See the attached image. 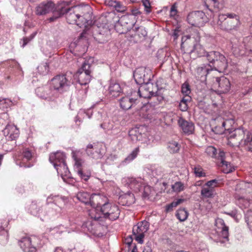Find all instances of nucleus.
I'll return each mask as SVG.
<instances>
[{
    "label": "nucleus",
    "mask_w": 252,
    "mask_h": 252,
    "mask_svg": "<svg viewBox=\"0 0 252 252\" xmlns=\"http://www.w3.org/2000/svg\"><path fill=\"white\" fill-rule=\"evenodd\" d=\"M55 4L51 1H43L35 8V13L37 15H43L54 11Z\"/></svg>",
    "instance_id": "obj_23"
},
{
    "label": "nucleus",
    "mask_w": 252,
    "mask_h": 252,
    "mask_svg": "<svg viewBox=\"0 0 252 252\" xmlns=\"http://www.w3.org/2000/svg\"><path fill=\"white\" fill-rule=\"evenodd\" d=\"M131 15H125L122 16L117 23L132 28L135 24L134 21L130 19Z\"/></svg>",
    "instance_id": "obj_37"
},
{
    "label": "nucleus",
    "mask_w": 252,
    "mask_h": 252,
    "mask_svg": "<svg viewBox=\"0 0 252 252\" xmlns=\"http://www.w3.org/2000/svg\"><path fill=\"white\" fill-rule=\"evenodd\" d=\"M214 69L210 64H203L196 69V77L201 82L205 81L207 75Z\"/></svg>",
    "instance_id": "obj_28"
},
{
    "label": "nucleus",
    "mask_w": 252,
    "mask_h": 252,
    "mask_svg": "<svg viewBox=\"0 0 252 252\" xmlns=\"http://www.w3.org/2000/svg\"><path fill=\"white\" fill-rule=\"evenodd\" d=\"M213 87L216 89L220 93H226L230 89V83L229 80L225 77H217L213 84Z\"/></svg>",
    "instance_id": "obj_19"
},
{
    "label": "nucleus",
    "mask_w": 252,
    "mask_h": 252,
    "mask_svg": "<svg viewBox=\"0 0 252 252\" xmlns=\"http://www.w3.org/2000/svg\"><path fill=\"white\" fill-rule=\"evenodd\" d=\"M138 94L140 97L150 98L157 93V86L151 83H147L140 84Z\"/></svg>",
    "instance_id": "obj_15"
},
{
    "label": "nucleus",
    "mask_w": 252,
    "mask_h": 252,
    "mask_svg": "<svg viewBox=\"0 0 252 252\" xmlns=\"http://www.w3.org/2000/svg\"><path fill=\"white\" fill-rule=\"evenodd\" d=\"M91 217L94 219V220H88L83 223L81 226L82 230L85 233L90 232L93 235H96V227L97 226L96 221L99 220L101 217L96 215L92 216Z\"/></svg>",
    "instance_id": "obj_22"
},
{
    "label": "nucleus",
    "mask_w": 252,
    "mask_h": 252,
    "mask_svg": "<svg viewBox=\"0 0 252 252\" xmlns=\"http://www.w3.org/2000/svg\"><path fill=\"white\" fill-rule=\"evenodd\" d=\"M76 197L80 201L84 204L91 205L92 195H90L87 192L80 191L76 194Z\"/></svg>",
    "instance_id": "obj_36"
},
{
    "label": "nucleus",
    "mask_w": 252,
    "mask_h": 252,
    "mask_svg": "<svg viewBox=\"0 0 252 252\" xmlns=\"http://www.w3.org/2000/svg\"><path fill=\"white\" fill-rule=\"evenodd\" d=\"M218 159L220 160L219 164L220 170L224 173L228 174L235 170V166L230 162L225 160V153L222 151H220Z\"/></svg>",
    "instance_id": "obj_21"
},
{
    "label": "nucleus",
    "mask_w": 252,
    "mask_h": 252,
    "mask_svg": "<svg viewBox=\"0 0 252 252\" xmlns=\"http://www.w3.org/2000/svg\"><path fill=\"white\" fill-rule=\"evenodd\" d=\"M92 115V111L91 109L87 110L86 111L85 110H80L78 113V115L76 118V122L77 121H81V118L82 117L84 118L85 117H87L88 118H91V116Z\"/></svg>",
    "instance_id": "obj_44"
},
{
    "label": "nucleus",
    "mask_w": 252,
    "mask_h": 252,
    "mask_svg": "<svg viewBox=\"0 0 252 252\" xmlns=\"http://www.w3.org/2000/svg\"><path fill=\"white\" fill-rule=\"evenodd\" d=\"M146 130V127L141 126L131 128L129 131L128 135L133 142L141 141L142 142H145L147 138Z\"/></svg>",
    "instance_id": "obj_17"
},
{
    "label": "nucleus",
    "mask_w": 252,
    "mask_h": 252,
    "mask_svg": "<svg viewBox=\"0 0 252 252\" xmlns=\"http://www.w3.org/2000/svg\"><path fill=\"white\" fill-rule=\"evenodd\" d=\"M182 93L185 96H188L190 93L189 86L188 83H184L182 86Z\"/></svg>",
    "instance_id": "obj_61"
},
{
    "label": "nucleus",
    "mask_w": 252,
    "mask_h": 252,
    "mask_svg": "<svg viewBox=\"0 0 252 252\" xmlns=\"http://www.w3.org/2000/svg\"><path fill=\"white\" fill-rule=\"evenodd\" d=\"M176 216L180 221H183L187 219L188 213L185 209H180L177 211Z\"/></svg>",
    "instance_id": "obj_48"
},
{
    "label": "nucleus",
    "mask_w": 252,
    "mask_h": 252,
    "mask_svg": "<svg viewBox=\"0 0 252 252\" xmlns=\"http://www.w3.org/2000/svg\"><path fill=\"white\" fill-rule=\"evenodd\" d=\"M110 4L113 6L118 12H123L126 10V7L118 1H111Z\"/></svg>",
    "instance_id": "obj_54"
},
{
    "label": "nucleus",
    "mask_w": 252,
    "mask_h": 252,
    "mask_svg": "<svg viewBox=\"0 0 252 252\" xmlns=\"http://www.w3.org/2000/svg\"><path fill=\"white\" fill-rule=\"evenodd\" d=\"M32 151L29 148H24L22 152L15 156V162L20 167H30L32 164L27 163L32 159Z\"/></svg>",
    "instance_id": "obj_13"
},
{
    "label": "nucleus",
    "mask_w": 252,
    "mask_h": 252,
    "mask_svg": "<svg viewBox=\"0 0 252 252\" xmlns=\"http://www.w3.org/2000/svg\"><path fill=\"white\" fill-rule=\"evenodd\" d=\"M219 181L217 179H213L207 182L204 185L213 190H215V189L219 186Z\"/></svg>",
    "instance_id": "obj_57"
},
{
    "label": "nucleus",
    "mask_w": 252,
    "mask_h": 252,
    "mask_svg": "<svg viewBox=\"0 0 252 252\" xmlns=\"http://www.w3.org/2000/svg\"><path fill=\"white\" fill-rule=\"evenodd\" d=\"M149 224L147 221H144L138 223L133 227V234L135 236V239L140 244L143 243V238L145 236V233L149 229Z\"/></svg>",
    "instance_id": "obj_14"
},
{
    "label": "nucleus",
    "mask_w": 252,
    "mask_h": 252,
    "mask_svg": "<svg viewBox=\"0 0 252 252\" xmlns=\"http://www.w3.org/2000/svg\"><path fill=\"white\" fill-rule=\"evenodd\" d=\"M9 122V115L6 113H3L0 115V125H3Z\"/></svg>",
    "instance_id": "obj_59"
},
{
    "label": "nucleus",
    "mask_w": 252,
    "mask_h": 252,
    "mask_svg": "<svg viewBox=\"0 0 252 252\" xmlns=\"http://www.w3.org/2000/svg\"><path fill=\"white\" fill-rule=\"evenodd\" d=\"M94 38L98 43H103L108 41L110 36V30L106 25L97 26Z\"/></svg>",
    "instance_id": "obj_18"
},
{
    "label": "nucleus",
    "mask_w": 252,
    "mask_h": 252,
    "mask_svg": "<svg viewBox=\"0 0 252 252\" xmlns=\"http://www.w3.org/2000/svg\"><path fill=\"white\" fill-rule=\"evenodd\" d=\"M108 91L112 96L117 97L122 93V89L119 83L112 82L109 85Z\"/></svg>",
    "instance_id": "obj_34"
},
{
    "label": "nucleus",
    "mask_w": 252,
    "mask_h": 252,
    "mask_svg": "<svg viewBox=\"0 0 252 252\" xmlns=\"http://www.w3.org/2000/svg\"><path fill=\"white\" fill-rule=\"evenodd\" d=\"M245 130L238 128L229 131L227 135V145L231 147L244 146Z\"/></svg>",
    "instance_id": "obj_4"
},
{
    "label": "nucleus",
    "mask_w": 252,
    "mask_h": 252,
    "mask_svg": "<svg viewBox=\"0 0 252 252\" xmlns=\"http://www.w3.org/2000/svg\"><path fill=\"white\" fill-rule=\"evenodd\" d=\"M50 88L56 94L62 93L64 90L70 85L65 75H59L51 79L50 83Z\"/></svg>",
    "instance_id": "obj_6"
},
{
    "label": "nucleus",
    "mask_w": 252,
    "mask_h": 252,
    "mask_svg": "<svg viewBox=\"0 0 252 252\" xmlns=\"http://www.w3.org/2000/svg\"><path fill=\"white\" fill-rule=\"evenodd\" d=\"M35 92L39 97L48 101L54 100L57 97V94L51 88H38L36 89Z\"/></svg>",
    "instance_id": "obj_20"
},
{
    "label": "nucleus",
    "mask_w": 252,
    "mask_h": 252,
    "mask_svg": "<svg viewBox=\"0 0 252 252\" xmlns=\"http://www.w3.org/2000/svg\"><path fill=\"white\" fill-rule=\"evenodd\" d=\"M187 20L190 25L200 27L208 22V19L203 12L196 11L190 12L188 16Z\"/></svg>",
    "instance_id": "obj_9"
},
{
    "label": "nucleus",
    "mask_w": 252,
    "mask_h": 252,
    "mask_svg": "<svg viewBox=\"0 0 252 252\" xmlns=\"http://www.w3.org/2000/svg\"><path fill=\"white\" fill-rule=\"evenodd\" d=\"M234 123V120L232 118L224 120L219 117L212 122V129L216 134H221L225 131H229Z\"/></svg>",
    "instance_id": "obj_3"
},
{
    "label": "nucleus",
    "mask_w": 252,
    "mask_h": 252,
    "mask_svg": "<svg viewBox=\"0 0 252 252\" xmlns=\"http://www.w3.org/2000/svg\"><path fill=\"white\" fill-rule=\"evenodd\" d=\"M12 104V102L8 98H3L0 99V109L4 110L10 107Z\"/></svg>",
    "instance_id": "obj_50"
},
{
    "label": "nucleus",
    "mask_w": 252,
    "mask_h": 252,
    "mask_svg": "<svg viewBox=\"0 0 252 252\" xmlns=\"http://www.w3.org/2000/svg\"><path fill=\"white\" fill-rule=\"evenodd\" d=\"M142 4L145 7V10L146 13L148 14L151 12V3L149 0H142Z\"/></svg>",
    "instance_id": "obj_64"
},
{
    "label": "nucleus",
    "mask_w": 252,
    "mask_h": 252,
    "mask_svg": "<svg viewBox=\"0 0 252 252\" xmlns=\"http://www.w3.org/2000/svg\"><path fill=\"white\" fill-rule=\"evenodd\" d=\"M245 220L250 229L252 231V210H248L245 215Z\"/></svg>",
    "instance_id": "obj_55"
},
{
    "label": "nucleus",
    "mask_w": 252,
    "mask_h": 252,
    "mask_svg": "<svg viewBox=\"0 0 252 252\" xmlns=\"http://www.w3.org/2000/svg\"><path fill=\"white\" fill-rule=\"evenodd\" d=\"M145 69L143 67L137 68L133 73V77L137 84H143L145 83Z\"/></svg>",
    "instance_id": "obj_33"
},
{
    "label": "nucleus",
    "mask_w": 252,
    "mask_h": 252,
    "mask_svg": "<svg viewBox=\"0 0 252 252\" xmlns=\"http://www.w3.org/2000/svg\"><path fill=\"white\" fill-rule=\"evenodd\" d=\"M39 241L38 238L34 236L25 237L19 241V244L24 252H35Z\"/></svg>",
    "instance_id": "obj_8"
},
{
    "label": "nucleus",
    "mask_w": 252,
    "mask_h": 252,
    "mask_svg": "<svg viewBox=\"0 0 252 252\" xmlns=\"http://www.w3.org/2000/svg\"><path fill=\"white\" fill-rule=\"evenodd\" d=\"M205 56L211 63L212 68L219 72L225 70L227 67V62L225 56L219 52L211 51L206 53Z\"/></svg>",
    "instance_id": "obj_2"
},
{
    "label": "nucleus",
    "mask_w": 252,
    "mask_h": 252,
    "mask_svg": "<svg viewBox=\"0 0 252 252\" xmlns=\"http://www.w3.org/2000/svg\"><path fill=\"white\" fill-rule=\"evenodd\" d=\"M200 38L190 35H185L182 38L181 50L185 53H194L198 56H205L206 52L203 46L199 43Z\"/></svg>",
    "instance_id": "obj_1"
},
{
    "label": "nucleus",
    "mask_w": 252,
    "mask_h": 252,
    "mask_svg": "<svg viewBox=\"0 0 252 252\" xmlns=\"http://www.w3.org/2000/svg\"><path fill=\"white\" fill-rule=\"evenodd\" d=\"M135 100L128 96L123 97L120 100V106L124 110H128L131 107Z\"/></svg>",
    "instance_id": "obj_35"
},
{
    "label": "nucleus",
    "mask_w": 252,
    "mask_h": 252,
    "mask_svg": "<svg viewBox=\"0 0 252 252\" xmlns=\"http://www.w3.org/2000/svg\"><path fill=\"white\" fill-rule=\"evenodd\" d=\"M216 233L218 238L216 239L217 242L224 243L228 240V227L225 225L224 220L218 219L216 220Z\"/></svg>",
    "instance_id": "obj_10"
},
{
    "label": "nucleus",
    "mask_w": 252,
    "mask_h": 252,
    "mask_svg": "<svg viewBox=\"0 0 252 252\" xmlns=\"http://www.w3.org/2000/svg\"><path fill=\"white\" fill-rule=\"evenodd\" d=\"M100 211L104 218L112 220L118 219L120 213L118 206L109 201L102 205Z\"/></svg>",
    "instance_id": "obj_7"
},
{
    "label": "nucleus",
    "mask_w": 252,
    "mask_h": 252,
    "mask_svg": "<svg viewBox=\"0 0 252 252\" xmlns=\"http://www.w3.org/2000/svg\"><path fill=\"white\" fill-rule=\"evenodd\" d=\"M185 200L184 199H178L171 202V203L166 205L165 207V211L166 212H169L173 211V209L176 207L178 205L183 203Z\"/></svg>",
    "instance_id": "obj_43"
},
{
    "label": "nucleus",
    "mask_w": 252,
    "mask_h": 252,
    "mask_svg": "<svg viewBox=\"0 0 252 252\" xmlns=\"http://www.w3.org/2000/svg\"><path fill=\"white\" fill-rule=\"evenodd\" d=\"M91 65L89 61H85L82 67L75 73V77L77 78L78 81L81 85L86 86L88 84L92 78Z\"/></svg>",
    "instance_id": "obj_5"
},
{
    "label": "nucleus",
    "mask_w": 252,
    "mask_h": 252,
    "mask_svg": "<svg viewBox=\"0 0 252 252\" xmlns=\"http://www.w3.org/2000/svg\"><path fill=\"white\" fill-rule=\"evenodd\" d=\"M135 29L136 30L135 35L138 36L140 38L147 35V32L144 28L141 27Z\"/></svg>",
    "instance_id": "obj_58"
},
{
    "label": "nucleus",
    "mask_w": 252,
    "mask_h": 252,
    "mask_svg": "<svg viewBox=\"0 0 252 252\" xmlns=\"http://www.w3.org/2000/svg\"><path fill=\"white\" fill-rule=\"evenodd\" d=\"M216 194L215 190L209 188L205 185L203 186L201 190V195L203 198H213Z\"/></svg>",
    "instance_id": "obj_38"
},
{
    "label": "nucleus",
    "mask_w": 252,
    "mask_h": 252,
    "mask_svg": "<svg viewBox=\"0 0 252 252\" xmlns=\"http://www.w3.org/2000/svg\"><path fill=\"white\" fill-rule=\"evenodd\" d=\"M194 173L196 177H204L206 176L205 172L203 168L200 166H197L194 167Z\"/></svg>",
    "instance_id": "obj_56"
},
{
    "label": "nucleus",
    "mask_w": 252,
    "mask_h": 252,
    "mask_svg": "<svg viewBox=\"0 0 252 252\" xmlns=\"http://www.w3.org/2000/svg\"><path fill=\"white\" fill-rule=\"evenodd\" d=\"M66 18L67 22L70 24H76L77 26H81L82 24L77 13L75 12L74 7L68 9L66 12Z\"/></svg>",
    "instance_id": "obj_29"
},
{
    "label": "nucleus",
    "mask_w": 252,
    "mask_h": 252,
    "mask_svg": "<svg viewBox=\"0 0 252 252\" xmlns=\"http://www.w3.org/2000/svg\"><path fill=\"white\" fill-rule=\"evenodd\" d=\"M37 69L40 74L46 75L49 71L48 64L47 63H41L38 66Z\"/></svg>",
    "instance_id": "obj_51"
},
{
    "label": "nucleus",
    "mask_w": 252,
    "mask_h": 252,
    "mask_svg": "<svg viewBox=\"0 0 252 252\" xmlns=\"http://www.w3.org/2000/svg\"><path fill=\"white\" fill-rule=\"evenodd\" d=\"M167 148L170 153H174L179 151L180 146L177 142L172 141L168 143Z\"/></svg>",
    "instance_id": "obj_47"
},
{
    "label": "nucleus",
    "mask_w": 252,
    "mask_h": 252,
    "mask_svg": "<svg viewBox=\"0 0 252 252\" xmlns=\"http://www.w3.org/2000/svg\"><path fill=\"white\" fill-rule=\"evenodd\" d=\"M123 184L131 189L134 192H139L142 185H144V181L141 178L124 177L122 180Z\"/></svg>",
    "instance_id": "obj_16"
},
{
    "label": "nucleus",
    "mask_w": 252,
    "mask_h": 252,
    "mask_svg": "<svg viewBox=\"0 0 252 252\" xmlns=\"http://www.w3.org/2000/svg\"><path fill=\"white\" fill-rule=\"evenodd\" d=\"M75 12L77 13L82 24L87 23L90 15L91 7L88 6H75Z\"/></svg>",
    "instance_id": "obj_25"
},
{
    "label": "nucleus",
    "mask_w": 252,
    "mask_h": 252,
    "mask_svg": "<svg viewBox=\"0 0 252 252\" xmlns=\"http://www.w3.org/2000/svg\"><path fill=\"white\" fill-rule=\"evenodd\" d=\"M66 201V198L64 197L60 196L59 195H51L47 198V203L48 204L53 203L55 205L56 210L55 212L51 210L48 214L49 216L57 215L61 214L62 212V206L63 205Z\"/></svg>",
    "instance_id": "obj_12"
},
{
    "label": "nucleus",
    "mask_w": 252,
    "mask_h": 252,
    "mask_svg": "<svg viewBox=\"0 0 252 252\" xmlns=\"http://www.w3.org/2000/svg\"><path fill=\"white\" fill-rule=\"evenodd\" d=\"M235 198L236 200V203L241 208H246L250 205V201L247 198H245L240 195L236 193L235 195Z\"/></svg>",
    "instance_id": "obj_40"
},
{
    "label": "nucleus",
    "mask_w": 252,
    "mask_h": 252,
    "mask_svg": "<svg viewBox=\"0 0 252 252\" xmlns=\"http://www.w3.org/2000/svg\"><path fill=\"white\" fill-rule=\"evenodd\" d=\"M139 152L138 147L135 148L132 152L125 159L123 163H128L133 160L137 156Z\"/></svg>",
    "instance_id": "obj_45"
},
{
    "label": "nucleus",
    "mask_w": 252,
    "mask_h": 252,
    "mask_svg": "<svg viewBox=\"0 0 252 252\" xmlns=\"http://www.w3.org/2000/svg\"><path fill=\"white\" fill-rule=\"evenodd\" d=\"M171 188L174 192L178 193L183 191L185 189L186 186L184 183L179 181L173 184Z\"/></svg>",
    "instance_id": "obj_46"
},
{
    "label": "nucleus",
    "mask_w": 252,
    "mask_h": 252,
    "mask_svg": "<svg viewBox=\"0 0 252 252\" xmlns=\"http://www.w3.org/2000/svg\"><path fill=\"white\" fill-rule=\"evenodd\" d=\"M102 146L100 144H89L86 148L87 154L94 158H100L103 154L101 150Z\"/></svg>",
    "instance_id": "obj_24"
},
{
    "label": "nucleus",
    "mask_w": 252,
    "mask_h": 252,
    "mask_svg": "<svg viewBox=\"0 0 252 252\" xmlns=\"http://www.w3.org/2000/svg\"><path fill=\"white\" fill-rule=\"evenodd\" d=\"M108 199L106 196L100 194H92V200H91V206L93 208L94 211H95V208H100L101 205L107 202Z\"/></svg>",
    "instance_id": "obj_26"
},
{
    "label": "nucleus",
    "mask_w": 252,
    "mask_h": 252,
    "mask_svg": "<svg viewBox=\"0 0 252 252\" xmlns=\"http://www.w3.org/2000/svg\"><path fill=\"white\" fill-rule=\"evenodd\" d=\"M206 154L209 156L218 159L219 154H217V149L213 146H208L206 149Z\"/></svg>",
    "instance_id": "obj_53"
},
{
    "label": "nucleus",
    "mask_w": 252,
    "mask_h": 252,
    "mask_svg": "<svg viewBox=\"0 0 252 252\" xmlns=\"http://www.w3.org/2000/svg\"><path fill=\"white\" fill-rule=\"evenodd\" d=\"M244 44L245 46L246 52L241 51L240 54L241 56L247 55V52H252V36L247 37L244 39Z\"/></svg>",
    "instance_id": "obj_42"
},
{
    "label": "nucleus",
    "mask_w": 252,
    "mask_h": 252,
    "mask_svg": "<svg viewBox=\"0 0 252 252\" xmlns=\"http://www.w3.org/2000/svg\"><path fill=\"white\" fill-rule=\"evenodd\" d=\"M100 126L105 131H108L109 130H111L113 128V124L110 122H106L101 124Z\"/></svg>",
    "instance_id": "obj_62"
},
{
    "label": "nucleus",
    "mask_w": 252,
    "mask_h": 252,
    "mask_svg": "<svg viewBox=\"0 0 252 252\" xmlns=\"http://www.w3.org/2000/svg\"><path fill=\"white\" fill-rule=\"evenodd\" d=\"M4 136L8 140H13L18 137L19 130L14 125L8 124L3 130Z\"/></svg>",
    "instance_id": "obj_27"
},
{
    "label": "nucleus",
    "mask_w": 252,
    "mask_h": 252,
    "mask_svg": "<svg viewBox=\"0 0 252 252\" xmlns=\"http://www.w3.org/2000/svg\"><path fill=\"white\" fill-rule=\"evenodd\" d=\"M142 192V195L144 198H149L152 194L154 192V189L149 186L145 185H142V187L140 188V191Z\"/></svg>",
    "instance_id": "obj_39"
},
{
    "label": "nucleus",
    "mask_w": 252,
    "mask_h": 252,
    "mask_svg": "<svg viewBox=\"0 0 252 252\" xmlns=\"http://www.w3.org/2000/svg\"><path fill=\"white\" fill-rule=\"evenodd\" d=\"M207 7H208V4L212 5L215 8L219 9L220 8V0H206L205 1Z\"/></svg>",
    "instance_id": "obj_63"
},
{
    "label": "nucleus",
    "mask_w": 252,
    "mask_h": 252,
    "mask_svg": "<svg viewBox=\"0 0 252 252\" xmlns=\"http://www.w3.org/2000/svg\"><path fill=\"white\" fill-rule=\"evenodd\" d=\"M72 157L75 160L74 166L75 171L77 172L81 180L87 181L91 176V171L85 168L82 160L75 157L74 152H72Z\"/></svg>",
    "instance_id": "obj_11"
},
{
    "label": "nucleus",
    "mask_w": 252,
    "mask_h": 252,
    "mask_svg": "<svg viewBox=\"0 0 252 252\" xmlns=\"http://www.w3.org/2000/svg\"><path fill=\"white\" fill-rule=\"evenodd\" d=\"M178 123L185 134L189 135L193 132L194 126L192 122H188L182 117H180L178 120Z\"/></svg>",
    "instance_id": "obj_30"
},
{
    "label": "nucleus",
    "mask_w": 252,
    "mask_h": 252,
    "mask_svg": "<svg viewBox=\"0 0 252 252\" xmlns=\"http://www.w3.org/2000/svg\"><path fill=\"white\" fill-rule=\"evenodd\" d=\"M244 146H246L248 150L252 152V130H245Z\"/></svg>",
    "instance_id": "obj_41"
},
{
    "label": "nucleus",
    "mask_w": 252,
    "mask_h": 252,
    "mask_svg": "<svg viewBox=\"0 0 252 252\" xmlns=\"http://www.w3.org/2000/svg\"><path fill=\"white\" fill-rule=\"evenodd\" d=\"M58 174L60 175L62 179L64 180L65 178H69L70 176V172L68 169L65 162L60 163L59 166L55 167Z\"/></svg>",
    "instance_id": "obj_32"
},
{
    "label": "nucleus",
    "mask_w": 252,
    "mask_h": 252,
    "mask_svg": "<svg viewBox=\"0 0 252 252\" xmlns=\"http://www.w3.org/2000/svg\"><path fill=\"white\" fill-rule=\"evenodd\" d=\"M65 156L63 152H57L52 153L49 157L50 161L53 163L54 167L59 166V164L65 161Z\"/></svg>",
    "instance_id": "obj_31"
},
{
    "label": "nucleus",
    "mask_w": 252,
    "mask_h": 252,
    "mask_svg": "<svg viewBox=\"0 0 252 252\" xmlns=\"http://www.w3.org/2000/svg\"><path fill=\"white\" fill-rule=\"evenodd\" d=\"M0 234L1 236V238L0 239V240L1 241V243L2 244H4V243H6L8 241V235L7 231L5 229H2L1 231V232H0Z\"/></svg>",
    "instance_id": "obj_60"
},
{
    "label": "nucleus",
    "mask_w": 252,
    "mask_h": 252,
    "mask_svg": "<svg viewBox=\"0 0 252 252\" xmlns=\"http://www.w3.org/2000/svg\"><path fill=\"white\" fill-rule=\"evenodd\" d=\"M29 209L30 213L33 216H40L41 209L36 203L32 202L30 205Z\"/></svg>",
    "instance_id": "obj_52"
},
{
    "label": "nucleus",
    "mask_w": 252,
    "mask_h": 252,
    "mask_svg": "<svg viewBox=\"0 0 252 252\" xmlns=\"http://www.w3.org/2000/svg\"><path fill=\"white\" fill-rule=\"evenodd\" d=\"M115 29L117 32L120 34H124L126 33L128 31H130L131 28H129V27L122 26L121 24L119 23H116L115 26Z\"/></svg>",
    "instance_id": "obj_49"
}]
</instances>
